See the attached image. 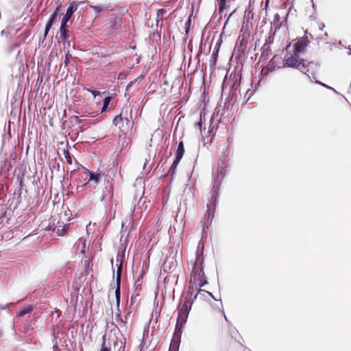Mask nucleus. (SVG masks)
I'll list each match as a JSON object with an SVG mask.
<instances>
[{"label":"nucleus","instance_id":"a19ab883","mask_svg":"<svg viewBox=\"0 0 351 351\" xmlns=\"http://www.w3.org/2000/svg\"><path fill=\"white\" fill-rule=\"evenodd\" d=\"M191 16L192 14L189 16L188 19L186 20L185 25H184V30L186 32V34L187 35L190 31L191 25Z\"/></svg>","mask_w":351,"mask_h":351},{"label":"nucleus","instance_id":"052dcab7","mask_svg":"<svg viewBox=\"0 0 351 351\" xmlns=\"http://www.w3.org/2000/svg\"><path fill=\"white\" fill-rule=\"evenodd\" d=\"M315 83H316L317 84L321 85V86H322L323 87H325V88H326L332 89V90H333L334 91H335V92H336V90H335L333 88H332V87H330V86H328L327 84H324V83H323V82H320V81H319V80H315Z\"/></svg>","mask_w":351,"mask_h":351},{"label":"nucleus","instance_id":"412c9836","mask_svg":"<svg viewBox=\"0 0 351 351\" xmlns=\"http://www.w3.org/2000/svg\"><path fill=\"white\" fill-rule=\"evenodd\" d=\"M33 310H34V306L32 304L23 306L17 312L16 315L19 317H22L25 316L26 314L31 313L33 311Z\"/></svg>","mask_w":351,"mask_h":351},{"label":"nucleus","instance_id":"9b49d317","mask_svg":"<svg viewBox=\"0 0 351 351\" xmlns=\"http://www.w3.org/2000/svg\"><path fill=\"white\" fill-rule=\"evenodd\" d=\"M180 162V160L174 158L169 171L164 175L165 178L170 177V182H172L173 180L174 175L176 173L177 167Z\"/></svg>","mask_w":351,"mask_h":351},{"label":"nucleus","instance_id":"aec40b11","mask_svg":"<svg viewBox=\"0 0 351 351\" xmlns=\"http://www.w3.org/2000/svg\"><path fill=\"white\" fill-rule=\"evenodd\" d=\"M261 51V55L259 59L260 61H265L271 55V47L269 46H266V45H263Z\"/></svg>","mask_w":351,"mask_h":351},{"label":"nucleus","instance_id":"603ef678","mask_svg":"<svg viewBox=\"0 0 351 351\" xmlns=\"http://www.w3.org/2000/svg\"><path fill=\"white\" fill-rule=\"evenodd\" d=\"M71 57V55L69 53V51L67 50L65 53V58L64 60V66H67L70 64V58Z\"/></svg>","mask_w":351,"mask_h":351},{"label":"nucleus","instance_id":"5fc2aeb1","mask_svg":"<svg viewBox=\"0 0 351 351\" xmlns=\"http://www.w3.org/2000/svg\"><path fill=\"white\" fill-rule=\"evenodd\" d=\"M166 12H167V11H166V10H165V9H163V8H160V9H158V10H157V13H156V16H157L156 22H157V23H158V21H159V17L162 16V15H163L164 14H165V13H166Z\"/></svg>","mask_w":351,"mask_h":351},{"label":"nucleus","instance_id":"6e6552de","mask_svg":"<svg viewBox=\"0 0 351 351\" xmlns=\"http://www.w3.org/2000/svg\"><path fill=\"white\" fill-rule=\"evenodd\" d=\"M78 8L77 3L74 1H69V7L67 8L66 13L63 15L62 19L63 21H69L74 12Z\"/></svg>","mask_w":351,"mask_h":351},{"label":"nucleus","instance_id":"6e6d98bb","mask_svg":"<svg viewBox=\"0 0 351 351\" xmlns=\"http://www.w3.org/2000/svg\"><path fill=\"white\" fill-rule=\"evenodd\" d=\"M148 333H149V330L148 329H144L143 330V339L141 341V343L139 346L140 348L143 347L145 346V342H144V339L146 338V337H148Z\"/></svg>","mask_w":351,"mask_h":351},{"label":"nucleus","instance_id":"473e14b6","mask_svg":"<svg viewBox=\"0 0 351 351\" xmlns=\"http://www.w3.org/2000/svg\"><path fill=\"white\" fill-rule=\"evenodd\" d=\"M204 250V245H202L201 249H199V247H197V250L195 252V261H197V263L201 262V261H199V260L203 256Z\"/></svg>","mask_w":351,"mask_h":351},{"label":"nucleus","instance_id":"a211bd4d","mask_svg":"<svg viewBox=\"0 0 351 351\" xmlns=\"http://www.w3.org/2000/svg\"><path fill=\"white\" fill-rule=\"evenodd\" d=\"M128 110V107H125L122 109L121 113L116 116L112 120V124L116 127L121 128V123H123V115L124 113L127 114Z\"/></svg>","mask_w":351,"mask_h":351},{"label":"nucleus","instance_id":"6ab92c4d","mask_svg":"<svg viewBox=\"0 0 351 351\" xmlns=\"http://www.w3.org/2000/svg\"><path fill=\"white\" fill-rule=\"evenodd\" d=\"M185 152L184 145L183 141H180L178 143L177 149L175 152V159L181 160Z\"/></svg>","mask_w":351,"mask_h":351},{"label":"nucleus","instance_id":"2eb2a0df","mask_svg":"<svg viewBox=\"0 0 351 351\" xmlns=\"http://www.w3.org/2000/svg\"><path fill=\"white\" fill-rule=\"evenodd\" d=\"M34 180L32 181V184L34 186V191L37 195H43L45 193L43 189V185L40 182V179L39 177L35 178V176H33Z\"/></svg>","mask_w":351,"mask_h":351},{"label":"nucleus","instance_id":"c03bdc74","mask_svg":"<svg viewBox=\"0 0 351 351\" xmlns=\"http://www.w3.org/2000/svg\"><path fill=\"white\" fill-rule=\"evenodd\" d=\"M202 227V232H204L206 228H208L209 226L211 224L210 221L207 222V219L206 217H203L200 221Z\"/></svg>","mask_w":351,"mask_h":351},{"label":"nucleus","instance_id":"4be33fe9","mask_svg":"<svg viewBox=\"0 0 351 351\" xmlns=\"http://www.w3.org/2000/svg\"><path fill=\"white\" fill-rule=\"evenodd\" d=\"M221 184L220 181L213 180L212 184V189L210 191V195L220 196V189Z\"/></svg>","mask_w":351,"mask_h":351},{"label":"nucleus","instance_id":"09e8293b","mask_svg":"<svg viewBox=\"0 0 351 351\" xmlns=\"http://www.w3.org/2000/svg\"><path fill=\"white\" fill-rule=\"evenodd\" d=\"M52 25H50L49 23H46L45 24V30H44V35H43V42L45 40V39L46 38L47 36L49 34V30L51 29V28L52 27Z\"/></svg>","mask_w":351,"mask_h":351},{"label":"nucleus","instance_id":"f03ea898","mask_svg":"<svg viewBox=\"0 0 351 351\" xmlns=\"http://www.w3.org/2000/svg\"><path fill=\"white\" fill-rule=\"evenodd\" d=\"M241 71L242 66L239 68V66H236L230 74L229 78H228L227 74L224 77L221 84V95H226L228 92V96L225 99L222 109L223 112L229 111L237 100V91L241 82Z\"/></svg>","mask_w":351,"mask_h":351},{"label":"nucleus","instance_id":"7c9ffc66","mask_svg":"<svg viewBox=\"0 0 351 351\" xmlns=\"http://www.w3.org/2000/svg\"><path fill=\"white\" fill-rule=\"evenodd\" d=\"M275 36H276V33L269 30V32L268 34V36L265 40V43L264 45H266V46L270 47L271 45H272L274 43Z\"/></svg>","mask_w":351,"mask_h":351},{"label":"nucleus","instance_id":"72a5a7b5","mask_svg":"<svg viewBox=\"0 0 351 351\" xmlns=\"http://www.w3.org/2000/svg\"><path fill=\"white\" fill-rule=\"evenodd\" d=\"M202 293H204V294H207L208 297H210L213 300H215V301H220V304H221V306H222V302H221V299H217L214 295L210 292V291H206L204 289H198V293L199 294H202Z\"/></svg>","mask_w":351,"mask_h":351},{"label":"nucleus","instance_id":"f257e3e1","mask_svg":"<svg viewBox=\"0 0 351 351\" xmlns=\"http://www.w3.org/2000/svg\"><path fill=\"white\" fill-rule=\"evenodd\" d=\"M309 43L310 40L307 36V30H306L303 36L297 38L293 44L290 43L287 46V53L283 60V66L297 69L303 73L308 72L309 68H312L313 65L319 66L320 64L318 62L315 63L300 57L301 53L306 50Z\"/></svg>","mask_w":351,"mask_h":351},{"label":"nucleus","instance_id":"20e7f679","mask_svg":"<svg viewBox=\"0 0 351 351\" xmlns=\"http://www.w3.org/2000/svg\"><path fill=\"white\" fill-rule=\"evenodd\" d=\"M204 273V260L202 259L199 263L195 261L190 274V280L195 282L197 278L202 277Z\"/></svg>","mask_w":351,"mask_h":351},{"label":"nucleus","instance_id":"f704fd0d","mask_svg":"<svg viewBox=\"0 0 351 351\" xmlns=\"http://www.w3.org/2000/svg\"><path fill=\"white\" fill-rule=\"evenodd\" d=\"M90 8L91 9H93L96 14H99L100 12L108 10V7H105V6H102V5H90Z\"/></svg>","mask_w":351,"mask_h":351},{"label":"nucleus","instance_id":"5701e85b","mask_svg":"<svg viewBox=\"0 0 351 351\" xmlns=\"http://www.w3.org/2000/svg\"><path fill=\"white\" fill-rule=\"evenodd\" d=\"M219 196L210 195L207 204L206 208H211L216 210V208L219 203Z\"/></svg>","mask_w":351,"mask_h":351},{"label":"nucleus","instance_id":"13d9d810","mask_svg":"<svg viewBox=\"0 0 351 351\" xmlns=\"http://www.w3.org/2000/svg\"><path fill=\"white\" fill-rule=\"evenodd\" d=\"M214 128H215V125H213V119L211 118L210 121V126L208 128V133L210 135L213 133Z\"/></svg>","mask_w":351,"mask_h":351},{"label":"nucleus","instance_id":"a18cd8bd","mask_svg":"<svg viewBox=\"0 0 351 351\" xmlns=\"http://www.w3.org/2000/svg\"><path fill=\"white\" fill-rule=\"evenodd\" d=\"M163 267H164V270L166 271V268L168 267V269L170 270L172 268L174 267V262L173 260H171V261H169V260H167L164 265H163Z\"/></svg>","mask_w":351,"mask_h":351},{"label":"nucleus","instance_id":"c85d7f7f","mask_svg":"<svg viewBox=\"0 0 351 351\" xmlns=\"http://www.w3.org/2000/svg\"><path fill=\"white\" fill-rule=\"evenodd\" d=\"M22 190L19 189L17 192L14 193V197L12 199L11 204H14V208H16L21 202Z\"/></svg>","mask_w":351,"mask_h":351},{"label":"nucleus","instance_id":"f3484780","mask_svg":"<svg viewBox=\"0 0 351 351\" xmlns=\"http://www.w3.org/2000/svg\"><path fill=\"white\" fill-rule=\"evenodd\" d=\"M181 337L172 336L168 351H179Z\"/></svg>","mask_w":351,"mask_h":351},{"label":"nucleus","instance_id":"58836bf2","mask_svg":"<svg viewBox=\"0 0 351 351\" xmlns=\"http://www.w3.org/2000/svg\"><path fill=\"white\" fill-rule=\"evenodd\" d=\"M65 227H67V225H65L63 226V228H61V225H58V226H55V232L58 235V236H64L65 232H64V228Z\"/></svg>","mask_w":351,"mask_h":351},{"label":"nucleus","instance_id":"4468645a","mask_svg":"<svg viewBox=\"0 0 351 351\" xmlns=\"http://www.w3.org/2000/svg\"><path fill=\"white\" fill-rule=\"evenodd\" d=\"M83 171L85 173L88 174L89 178L88 182H93L95 184L99 182L101 178V174L97 172L90 171L86 167H83Z\"/></svg>","mask_w":351,"mask_h":351},{"label":"nucleus","instance_id":"0eeeda50","mask_svg":"<svg viewBox=\"0 0 351 351\" xmlns=\"http://www.w3.org/2000/svg\"><path fill=\"white\" fill-rule=\"evenodd\" d=\"M280 59L277 55L274 56L269 62L266 68H263L261 71V75H267L269 73L275 71L277 68V62Z\"/></svg>","mask_w":351,"mask_h":351},{"label":"nucleus","instance_id":"e2e57ef3","mask_svg":"<svg viewBox=\"0 0 351 351\" xmlns=\"http://www.w3.org/2000/svg\"><path fill=\"white\" fill-rule=\"evenodd\" d=\"M72 119H75V123L77 125H80L82 123V120L77 116H73L72 117Z\"/></svg>","mask_w":351,"mask_h":351},{"label":"nucleus","instance_id":"864d4df0","mask_svg":"<svg viewBox=\"0 0 351 351\" xmlns=\"http://www.w3.org/2000/svg\"><path fill=\"white\" fill-rule=\"evenodd\" d=\"M100 351H110V348L107 347L106 346V338L105 335L102 337V343H101V348L100 349Z\"/></svg>","mask_w":351,"mask_h":351},{"label":"nucleus","instance_id":"393cba45","mask_svg":"<svg viewBox=\"0 0 351 351\" xmlns=\"http://www.w3.org/2000/svg\"><path fill=\"white\" fill-rule=\"evenodd\" d=\"M112 99L113 97L111 94H108L104 98L103 106L101 110V113L106 112L108 110L110 103L111 102Z\"/></svg>","mask_w":351,"mask_h":351},{"label":"nucleus","instance_id":"37998d69","mask_svg":"<svg viewBox=\"0 0 351 351\" xmlns=\"http://www.w3.org/2000/svg\"><path fill=\"white\" fill-rule=\"evenodd\" d=\"M86 269L85 273L86 275H88L93 271V263L92 261H86L85 263Z\"/></svg>","mask_w":351,"mask_h":351},{"label":"nucleus","instance_id":"79ce46f5","mask_svg":"<svg viewBox=\"0 0 351 351\" xmlns=\"http://www.w3.org/2000/svg\"><path fill=\"white\" fill-rule=\"evenodd\" d=\"M131 111L132 110H130V117H128L126 114L125 116H123V120H125V121L126 122V124L128 125V127H130V128H132L134 125V122L130 120L132 118Z\"/></svg>","mask_w":351,"mask_h":351},{"label":"nucleus","instance_id":"49530a36","mask_svg":"<svg viewBox=\"0 0 351 351\" xmlns=\"http://www.w3.org/2000/svg\"><path fill=\"white\" fill-rule=\"evenodd\" d=\"M33 324H34V321L32 319L24 326V332L27 333L29 330H32L34 329Z\"/></svg>","mask_w":351,"mask_h":351},{"label":"nucleus","instance_id":"c9c22d12","mask_svg":"<svg viewBox=\"0 0 351 351\" xmlns=\"http://www.w3.org/2000/svg\"><path fill=\"white\" fill-rule=\"evenodd\" d=\"M199 282H198V289H201L206 285L208 283L207 278L206 277L205 273H204V275L202 277H198Z\"/></svg>","mask_w":351,"mask_h":351},{"label":"nucleus","instance_id":"ddd939ff","mask_svg":"<svg viewBox=\"0 0 351 351\" xmlns=\"http://www.w3.org/2000/svg\"><path fill=\"white\" fill-rule=\"evenodd\" d=\"M186 322L187 321H186V320L177 318L174 332L173 333V336L179 337H182V334L183 332V328H184V324L186 323Z\"/></svg>","mask_w":351,"mask_h":351},{"label":"nucleus","instance_id":"cd10ccee","mask_svg":"<svg viewBox=\"0 0 351 351\" xmlns=\"http://www.w3.org/2000/svg\"><path fill=\"white\" fill-rule=\"evenodd\" d=\"M219 56V52L213 51L211 55L210 60V69L212 71H214L216 68V64L217 62V58Z\"/></svg>","mask_w":351,"mask_h":351},{"label":"nucleus","instance_id":"3c124183","mask_svg":"<svg viewBox=\"0 0 351 351\" xmlns=\"http://www.w3.org/2000/svg\"><path fill=\"white\" fill-rule=\"evenodd\" d=\"M86 90L90 93L93 95L94 97L101 95L100 92H99L98 90H97L96 89L93 88H86Z\"/></svg>","mask_w":351,"mask_h":351},{"label":"nucleus","instance_id":"bf43d9fd","mask_svg":"<svg viewBox=\"0 0 351 351\" xmlns=\"http://www.w3.org/2000/svg\"><path fill=\"white\" fill-rule=\"evenodd\" d=\"M55 225H54V223L53 224H51V223H49L48 224L47 226H46L45 228H44V230L45 231H55Z\"/></svg>","mask_w":351,"mask_h":351},{"label":"nucleus","instance_id":"7ed1b4c3","mask_svg":"<svg viewBox=\"0 0 351 351\" xmlns=\"http://www.w3.org/2000/svg\"><path fill=\"white\" fill-rule=\"evenodd\" d=\"M177 309V318L187 321L189 313L191 310V304H187V302L182 303V300H180L178 304Z\"/></svg>","mask_w":351,"mask_h":351},{"label":"nucleus","instance_id":"774afa93","mask_svg":"<svg viewBox=\"0 0 351 351\" xmlns=\"http://www.w3.org/2000/svg\"><path fill=\"white\" fill-rule=\"evenodd\" d=\"M134 286H135V288H136V290H141V282H135V284H134Z\"/></svg>","mask_w":351,"mask_h":351},{"label":"nucleus","instance_id":"4c0bfd02","mask_svg":"<svg viewBox=\"0 0 351 351\" xmlns=\"http://www.w3.org/2000/svg\"><path fill=\"white\" fill-rule=\"evenodd\" d=\"M24 176H25L24 172H22L21 174H18L16 176V180L19 184V189L22 190V191H23V186H24V182H23Z\"/></svg>","mask_w":351,"mask_h":351},{"label":"nucleus","instance_id":"423d86ee","mask_svg":"<svg viewBox=\"0 0 351 351\" xmlns=\"http://www.w3.org/2000/svg\"><path fill=\"white\" fill-rule=\"evenodd\" d=\"M230 152V149L229 147V145H227L225 149L222 151L218 159L217 165H219L220 168H227L229 166Z\"/></svg>","mask_w":351,"mask_h":351},{"label":"nucleus","instance_id":"39448f33","mask_svg":"<svg viewBox=\"0 0 351 351\" xmlns=\"http://www.w3.org/2000/svg\"><path fill=\"white\" fill-rule=\"evenodd\" d=\"M115 294V301H116V307H117V313H115V319L117 322H120L121 327H124L125 329L127 328L126 324L127 321L123 320L121 317V311L120 310V304H121V293H119V295L117 293H114Z\"/></svg>","mask_w":351,"mask_h":351},{"label":"nucleus","instance_id":"1a4fd4ad","mask_svg":"<svg viewBox=\"0 0 351 351\" xmlns=\"http://www.w3.org/2000/svg\"><path fill=\"white\" fill-rule=\"evenodd\" d=\"M122 18L117 15H114L108 19V25L112 30H118L121 27Z\"/></svg>","mask_w":351,"mask_h":351},{"label":"nucleus","instance_id":"dca6fc26","mask_svg":"<svg viewBox=\"0 0 351 351\" xmlns=\"http://www.w3.org/2000/svg\"><path fill=\"white\" fill-rule=\"evenodd\" d=\"M61 8V4L59 3H57V5L56 7V9L49 16V18L48 19L47 23H49L50 25H53L58 21V16L59 15V11Z\"/></svg>","mask_w":351,"mask_h":351},{"label":"nucleus","instance_id":"4d7b16f0","mask_svg":"<svg viewBox=\"0 0 351 351\" xmlns=\"http://www.w3.org/2000/svg\"><path fill=\"white\" fill-rule=\"evenodd\" d=\"M69 21H63V19H61V25L59 30H69V25H67Z\"/></svg>","mask_w":351,"mask_h":351},{"label":"nucleus","instance_id":"c756f323","mask_svg":"<svg viewBox=\"0 0 351 351\" xmlns=\"http://www.w3.org/2000/svg\"><path fill=\"white\" fill-rule=\"evenodd\" d=\"M215 210L211 209V208H206V213L204 214V217L207 219V222L210 221L212 223L214 217H215Z\"/></svg>","mask_w":351,"mask_h":351},{"label":"nucleus","instance_id":"de8ad7c7","mask_svg":"<svg viewBox=\"0 0 351 351\" xmlns=\"http://www.w3.org/2000/svg\"><path fill=\"white\" fill-rule=\"evenodd\" d=\"M197 292L195 295H192V297H190L189 299L184 300V302H187V304H191V306L194 303V302L197 300L198 295H199L198 293V289H197Z\"/></svg>","mask_w":351,"mask_h":351},{"label":"nucleus","instance_id":"8fccbe9b","mask_svg":"<svg viewBox=\"0 0 351 351\" xmlns=\"http://www.w3.org/2000/svg\"><path fill=\"white\" fill-rule=\"evenodd\" d=\"M222 34H223V33L221 34L220 38L217 41V43H216V45L215 46V48L213 49V51H215L219 52V49H220V47H221V43H222V39H221Z\"/></svg>","mask_w":351,"mask_h":351},{"label":"nucleus","instance_id":"b1692460","mask_svg":"<svg viewBox=\"0 0 351 351\" xmlns=\"http://www.w3.org/2000/svg\"><path fill=\"white\" fill-rule=\"evenodd\" d=\"M125 250L126 246L121 245L119 248L118 253L117 255V262L120 263L121 264H124L125 263Z\"/></svg>","mask_w":351,"mask_h":351},{"label":"nucleus","instance_id":"0e129e2a","mask_svg":"<svg viewBox=\"0 0 351 351\" xmlns=\"http://www.w3.org/2000/svg\"><path fill=\"white\" fill-rule=\"evenodd\" d=\"M305 74L308 76V77L309 78V80L311 82H315V81L317 80L315 74L312 73L311 75H308L307 73H305Z\"/></svg>","mask_w":351,"mask_h":351},{"label":"nucleus","instance_id":"680f3d73","mask_svg":"<svg viewBox=\"0 0 351 351\" xmlns=\"http://www.w3.org/2000/svg\"><path fill=\"white\" fill-rule=\"evenodd\" d=\"M236 12V10H234L233 12H232L230 14H228V16L226 18V20L223 25V28H225L226 25L228 24L230 17L232 16V14Z\"/></svg>","mask_w":351,"mask_h":351},{"label":"nucleus","instance_id":"9d476101","mask_svg":"<svg viewBox=\"0 0 351 351\" xmlns=\"http://www.w3.org/2000/svg\"><path fill=\"white\" fill-rule=\"evenodd\" d=\"M123 264L119 263L117 264V274H116V287L114 293H121V274L123 271Z\"/></svg>","mask_w":351,"mask_h":351},{"label":"nucleus","instance_id":"2f4dec72","mask_svg":"<svg viewBox=\"0 0 351 351\" xmlns=\"http://www.w3.org/2000/svg\"><path fill=\"white\" fill-rule=\"evenodd\" d=\"M194 285H195L194 281L190 280L189 282V287H188V290H187L185 300L189 299L190 297H192L193 292H194Z\"/></svg>","mask_w":351,"mask_h":351},{"label":"nucleus","instance_id":"bb28decb","mask_svg":"<svg viewBox=\"0 0 351 351\" xmlns=\"http://www.w3.org/2000/svg\"><path fill=\"white\" fill-rule=\"evenodd\" d=\"M225 169L226 168H220L219 165H217V175L213 180H218L220 181L221 183H222L223 180L226 176Z\"/></svg>","mask_w":351,"mask_h":351},{"label":"nucleus","instance_id":"f8f14e48","mask_svg":"<svg viewBox=\"0 0 351 351\" xmlns=\"http://www.w3.org/2000/svg\"><path fill=\"white\" fill-rule=\"evenodd\" d=\"M282 27H283V23H280V16L279 14L276 13L274 14L273 21L271 22V27L269 30L276 33V32Z\"/></svg>","mask_w":351,"mask_h":351},{"label":"nucleus","instance_id":"69168bd1","mask_svg":"<svg viewBox=\"0 0 351 351\" xmlns=\"http://www.w3.org/2000/svg\"><path fill=\"white\" fill-rule=\"evenodd\" d=\"M136 82V80H134V81H132L128 83V84L126 86V90H128Z\"/></svg>","mask_w":351,"mask_h":351},{"label":"nucleus","instance_id":"e433bc0d","mask_svg":"<svg viewBox=\"0 0 351 351\" xmlns=\"http://www.w3.org/2000/svg\"><path fill=\"white\" fill-rule=\"evenodd\" d=\"M63 152H64V155L66 158V162L69 165H71L73 163V156L67 149H64Z\"/></svg>","mask_w":351,"mask_h":351},{"label":"nucleus","instance_id":"a878e982","mask_svg":"<svg viewBox=\"0 0 351 351\" xmlns=\"http://www.w3.org/2000/svg\"><path fill=\"white\" fill-rule=\"evenodd\" d=\"M59 33L61 42L63 43L64 46L65 47L66 44L68 45V46H70V43L67 42V40L70 37L69 30H59Z\"/></svg>","mask_w":351,"mask_h":351},{"label":"nucleus","instance_id":"ea45409f","mask_svg":"<svg viewBox=\"0 0 351 351\" xmlns=\"http://www.w3.org/2000/svg\"><path fill=\"white\" fill-rule=\"evenodd\" d=\"M219 12L221 14L227 8V0H219Z\"/></svg>","mask_w":351,"mask_h":351},{"label":"nucleus","instance_id":"338daca9","mask_svg":"<svg viewBox=\"0 0 351 351\" xmlns=\"http://www.w3.org/2000/svg\"><path fill=\"white\" fill-rule=\"evenodd\" d=\"M126 77V75L123 73H120L118 76V80H125Z\"/></svg>","mask_w":351,"mask_h":351}]
</instances>
